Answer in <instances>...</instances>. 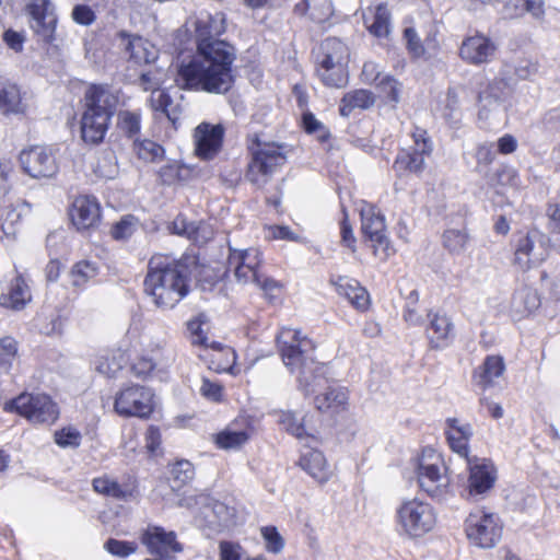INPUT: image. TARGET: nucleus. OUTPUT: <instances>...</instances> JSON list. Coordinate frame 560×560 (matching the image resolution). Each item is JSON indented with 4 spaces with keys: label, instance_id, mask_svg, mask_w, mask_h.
Masks as SVG:
<instances>
[{
    "label": "nucleus",
    "instance_id": "338daca9",
    "mask_svg": "<svg viewBox=\"0 0 560 560\" xmlns=\"http://www.w3.org/2000/svg\"><path fill=\"white\" fill-rule=\"evenodd\" d=\"M515 171L513 168H510L508 166H502L494 175L490 178L491 185H508L511 184L512 180L515 178Z\"/></svg>",
    "mask_w": 560,
    "mask_h": 560
},
{
    "label": "nucleus",
    "instance_id": "8fccbe9b",
    "mask_svg": "<svg viewBox=\"0 0 560 560\" xmlns=\"http://www.w3.org/2000/svg\"><path fill=\"white\" fill-rule=\"evenodd\" d=\"M302 122L305 131L315 135L320 142H325L329 139V130L311 112L303 114Z\"/></svg>",
    "mask_w": 560,
    "mask_h": 560
},
{
    "label": "nucleus",
    "instance_id": "bb28decb",
    "mask_svg": "<svg viewBox=\"0 0 560 560\" xmlns=\"http://www.w3.org/2000/svg\"><path fill=\"white\" fill-rule=\"evenodd\" d=\"M331 283L336 287L338 294L347 299L357 310L365 311L368 308L369 293L357 280L338 277L337 280H331Z\"/></svg>",
    "mask_w": 560,
    "mask_h": 560
},
{
    "label": "nucleus",
    "instance_id": "473e14b6",
    "mask_svg": "<svg viewBox=\"0 0 560 560\" xmlns=\"http://www.w3.org/2000/svg\"><path fill=\"white\" fill-rule=\"evenodd\" d=\"M31 291L25 280L18 276L10 285L9 292L1 296V303L8 308L22 310L31 301Z\"/></svg>",
    "mask_w": 560,
    "mask_h": 560
},
{
    "label": "nucleus",
    "instance_id": "de8ad7c7",
    "mask_svg": "<svg viewBox=\"0 0 560 560\" xmlns=\"http://www.w3.org/2000/svg\"><path fill=\"white\" fill-rule=\"evenodd\" d=\"M194 466L188 460H178L172 468L173 488H180L192 480Z\"/></svg>",
    "mask_w": 560,
    "mask_h": 560
},
{
    "label": "nucleus",
    "instance_id": "dca6fc26",
    "mask_svg": "<svg viewBox=\"0 0 560 560\" xmlns=\"http://www.w3.org/2000/svg\"><path fill=\"white\" fill-rule=\"evenodd\" d=\"M196 51H202L203 48H217V44H228L218 37L225 31L223 14H205L197 19L196 23Z\"/></svg>",
    "mask_w": 560,
    "mask_h": 560
},
{
    "label": "nucleus",
    "instance_id": "3c124183",
    "mask_svg": "<svg viewBox=\"0 0 560 560\" xmlns=\"http://www.w3.org/2000/svg\"><path fill=\"white\" fill-rule=\"evenodd\" d=\"M104 547L113 556L125 558L137 551L138 544L136 541H126L109 538L105 542Z\"/></svg>",
    "mask_w": 560,
    "mask_h": 560
},
{
    "label": "nucleus",
    "instance_id": "f704fd0d",
    "mask_svg": "<svg viewBox=\"0 0 560 560\" xmlns=\"http://www.w3.org/2000/svg\"><path fill=\"white\" fill-rule=\"evenodd\" d=\"M470 236L465 225L446 229L442 234V245L451 255H462L466 252Z\"/></svg>",
    "mask_w": 560,
    "mask_h": 560
},
{
    "label": "nucleus",
    "instance_id": "f03ea898",
    "mask_svg": "<svg viewBox=\"0 0 560 560\" xmlns=\"http://www.w3.org/2000/svg\"><path fill=\"white\" fill-rule=\"evenodd\" d=\"M282 361L291 372L298 371L299 389L305 395L316 393L327 383V368L315 361L313 341L302 337L299 330L282 328L277 336Z\"/></svg>",
    "mask_w": 560,
    "mask_h": 560
},
{
    "label": "nucleus",
    "instance_id": "37998d69",
    "mask_svg": "<svg viewBox=\"0 0 560 560\" xmlns=\"http://www.w3.org/2000/svg\"><path fill=\"white\" fill-rule=\"evenodd\" d=\"M98 275V268L96 264L82 260L73 265L70 271L71 283L73 287L82 288L91 279H94Z\"/></svg>",
    "mask_w": 560,
    "mask_h": 560
},
{
    "label": "nucleus",
    "instance_id": "ea45409f",
    "mask_svg": "<svg viewBox=\"0 0 560 560\" xmlns=\"http://www.w3.org/2000/svg\"><path fill=\"white\" fill-rule=\"evenodd\" d=\"M247 429H234L228 427L225 430L217 434L215 443L222 450H237L249 440Z\"/></svg>",
    "mask_w": 560,
    "mask_h": 560
},
{
    "label": "nucleus",
    "instance_id": "4be33fe9",
    "mask_svg": "<svg viewBox=\"0 0 560 560\" xmlns=\"http://www.w3.org/2000/svg\"><path fill=\"white\" fill-rule=\"evenodd\" d=\"M430 325L427 329L430 347L432 349L446 348L454 338V326L446 315L428 314Z\"/></svg>",
    "mask_w": 560,
    "mask_h": 560
},
{
    "label": "nucleus",
    "instance_id": "bf43d9fd",
    "mask_svg": "<svg viewBox=\"0 0 560 560\" xmlns=\"http://www.w3.org/2000/svg\"><path fill=\"white\" fill-rule=\"evenodd\" d=\"M172 231L177 235H185L191 238L196 232V228L192 222L187 221L183 215H177L172 223Z\"/></svg>",
    "mask_w": 560,
    "mask_h": 560
},
{
    "label": "nucleus",
    "instance_id": "0eeeda50",
    "mask_svg": "<svg viewBox=\"0 0 560 560\" xmlns=\"http://www.w3.org/2000/svg\"><path fill=\"white\" fill-rule=\"evenodd\" d=\"M250 151L252 160L248 164L246 177L257 186L268 183L272 174L287 162L283 147L275 142L261 143L258 141Z\"/></svg>",
    "mask_w": 560,
    "mask_h": 560
},
{
    "label": "nucleus",
    "instance_id": "69168bd1",
    "mask_svg": "<svg viewBox=\"0 0 560 560\" xmlns=\"http://www.w3.org/2000/svg\"><path fill=\"white\" fill-rule=\"evenodd\" d=\"M341 242L345 246L351 249L352 253L355 252V243L357 240L353 235V230L351 224L348 222L347 214H345L343 220L341 221Z\"/></svg>",
    "mask_w": 560,
    "mask_h": 560
},
{
    "label": "nucleus",
    "instance_id": "e2e57ef3",
    "mask_svg": "<svg viewBox=\"0 0 560 560\" xmlns=\"http://www.w3.org/2000/svg\"><path fill=\"white\" fill-rule=\"evenodd\" d=\"M155 368V363L150 358H139L131 366L132 373L137 377H147Z\"/></svg>",
    "mask_w": 560,
    "mask_h": 560
},
{
    "label": "nucleus",
    "instance_id": "393cba45",
    "mask_svg": "<svg viewBox=\"0 0 560 560\" xmlns=\"http://www.w3.org/2000/svg\"><path fill=\"white\" fill-rule=\"evenodd\" d=\"M447 424V441L453 452L458 454L464 460L469 459V441L472 436V428L469 423H462L456 418H448Z\"/></svg>",
    "mask_w": 560,
    "mask_h": 560
},
{
    "label": "nucleus",
    "instance_id": "2eb2a0df",
    "mask_svg": "<svg viewBox=\"0 0 560 560\" xmlns=\"http://www.w3.org/2000/svg\"><path fill=\"white\" fill-rule=\"evenodd\" d=\"M119 47L129 56V60L137 65H149L159 57V49L148 39L138 35L120 31L116 35Z\"/></svg>",
    "mask_w": 560,
    "mask_h": 560
},
{
    "label": "nucleus",
    "instance_id": "5fc2aeb1",
    "mask_svg": "<svg viewBox=\"0 0 560 560\" xmlns=\"http://www.w3.org/2000/svg\"><path fill=\"white\" fill-rule=\"evenodd\" d=\"M55 442L61 447H78L81 443V433L73 428H63L55 433Z\"/></svg>",
    "mask_w": 560,
    "mask_h": 560
},
{
    "label": "nucleus",
    "instance_id": "cd10ccee",
    "mask_svg": "<svg viewBox=\"0 0 560 560\" xmlns=\"http://www.w3.org/2000/svg\"><path fill=\"white\" fill-rule=\"evenodd\" d=\"M505 363L500 355H488L482 364L475 371V383L482 389H487L495 384V378L503 375Z\"/></svg>",
    "mask_w": 560,
    "mask_h": 560
},
{
    "label": "nucleus",
    "instance_id": "6e6552de",
    "mask_svg": "<svg viewBox=\"0 0 560 560\" xmlns=\"http://www.w3.org/2000/svg\"><path fill=\"white\" fill-rule=\"evenodd\" d=\"M5 409L16 411L32 423H54L59 416L57 405L46 394L22 393L5 404Z\"/></svg>",
    "mask_w": 560,
    "mask_h": 560
},
{
    "label": "nucleus",
    "instance_id": "c9c22d12",
    "mask_svg": "<svg viewBox=\"0 0 560 560\" xmlns=\"http://www.w3.org/2000/svg\"><path fill=\"white\" fill-rule=\"evenodd\" d=\"M364 23L373 35L377 37L388 35L390 14L386 5L378 4L373 12L369 15H364Z\"/></svg>",
    "mask_w": 560,
    "mask_h": 560
},
{
    "label": "nucleus",
    "instance_id": "1a4fd4ad",
    "mask_svg": "<svg viewBox=\"0 0 560 560\" xmlns=\"http://www.w3.org/2000/svg\"><path fill=\"white\" fill-rule=\"evenodd\" d=\"M114 409L122 417L149 418L154 410V394L145 386H128L116 394Z\"/></svg>",
    "mask_w": 560,
    "mask_h": 560
},
{
    "label": "nucleus",
    "instance_id": "423d86ee",
    "mask_svg": "<svg viewBox=\"0 0 560 560\" xmlns=\"http://www.w3.org/2000/svg\"><path fill=\"white\" fill-rule=\"evenodd\" d=\"M349 49L336 37L326 38L316 54L317 73L323 83L331 88H343L348 82Z\"/></svg>",
    "mask_w": 560,
    "mask_h": 560
},
{
    "label": "nucleus",
    "instance_id": "58836bf2",
    "mask_svg": "<svg viewBox=\"0 0 560 560\" xmlns=\"http://www.w3.org/2000/svg\"><path fill=\"white\" fill-rule=\"evenodd\" d=\"M295 11L307 14L313 21L323 22L331 14L329 0H301L295 4Z\"/></svg>",
    "mask_w": 560,
    "mask_h": 560
},
{
    "label": "nucleus",
    "instance_id": "a18cd8bd",
    "mask_svg": "<svg viewBox=\"0 0 560 560\" xmlns=\"http://www.w3.org/2000/svg\"><path fill=\"white\" fill-rule=\"evenodd\" d=\"M149 105L152 110L164 114L170 120H174L173 100L170 94L162 89H154L149 98Z\"/></svg>",
    "mask_w": 560,
    "mask_h": 560
},
{
    "label": "nucleus",
    "instance_id": "680f3d73",
    "mask_svg": "<svg viewBox=\"0 0 560 560\" xmlns=\"http://www.w3.org/2000/svg\"><path fill=\"white\" fill-rule=\"evenodd\" d=\"M72 18L79 24L90 25L94 21L95 14L89 5L78 4L72 10Z\"/></svg>",
    "mask_w": 560,
    "mask_h": 560
},
{
    "label": "nucleus",
    "instance_id": "a211bd4d",
    "mask_svg": "<svg viewBox=\"0 0 560 560\" xmlns=\"http://www.w3.org/2000/svg\"><path fill=\"white\" fill-rule=\"evenodd\" d=\"M224 129L218 125L201 122L195 129L196 154L203 159H212L222 145Z\"/></svg>",
    "mask_w": 560,
    "mask_h": 560
},
{
    "label": "nucleus",
    "instance_id": "a878e982",
    "mask_svg": "<svg viewBox=\"0 0 560 560\" xmlns=\"http://www.w3.org/2000/svg\"><path fill=\"white\" fill-rule=\"evenodd\" d=\"M536 234H527L518 240L514 261L522 269H528L532 266L540 264L545 259V249L541 245L536 247Z\"/></svg>",
    "mask_w": 560,
    "mask_h": 560
},
{
    "label": "nucleus",
    "instance_id": "4d7b16f0",
    "mask_svg": "<svg viewBox=\"0 0 560 560\" xmlns=\"http://www.w3.org/2000/svg\"><path fill=\"white\" fill-rule=\"evenodd\" d=\"M383 75V68L378 63L374 61H366L363 65L361 80L364 83L376 85V83L382 79Z\"/></svg>",
    "mask_w": 560,
    "mask_h": 560
},
{
    "label": "nucleus",
    "instance_id": "ddd939ff",
    "mask_svg": "<svg viewBox=\"0 0 560 560\" xmlns=\"http://www.w3.org/2000/svg\"><path fill=\"white\" fill-rule=\"evenodd\" d=\"M141 542L151 555L168 560L173 553L180 552L182 546L174 532H166L160 526H148L141 534Z\"/></svg>",
    "mask_w": 560,
    "mask_h": 560
},
{
    "label": "nucleus",
    "instance_id": "72a5a7b5",
    "mask_svg": "<svg viewBox=\"0 0 560 560\" xmlns=\"http://www.w3.org/2000/svg\"><path fill=\"white\" fill-rule=\"evenodd\" d=\"M279 424L299 440H315L313 430L305 423V417L298 418L294 412L281 411Z\"/></svg>",
    "mask_w": 560,
    "mask_h": 560
},
{
    "label": "nucleus",
    "instance_id": "2f4dec72",
    "mask_svg": "<svg viewBox=\"0 0 560 560\" xmlns=\"http://www.w3.org/2000/svg\"><path fill=\"white\" fill-rule=\"evenodd\" d=\"M24 109L20 88L9 80L0 79V110L18 114Z\"/></svg>",
    "mask_w": 560,
    "mask_h": 560
},
{
    "label": "nucleus",
    "instance_id": "a19ab883",
    "mask_svg": "<svg viewBox=\"0 0 560 560\" xmlns=\"http://www.w3.org/2000/svg\"><path fill=\"white\" fill-rule=\"evenodd\" d=\"M348 395L343 388L328 387L327 390L315 397V407L320 411L339 409L347 404Z\"/></svg>",
    "mask_w": 560,
    "mask_h": 560
},
{
    "label": "nucleus",
    "instance_id": "774afa93",
    "mask_svg": "<svg viewBox=\"0 0 560 560\" xmlns=\"http://www.w3.org/2000/svg\"><path fill=\"white\" fill-rule=\"evenodd\" d=\"M514 300H521L524 301V311L532 312L533 310L537 308L539 305V299L537 296V293L532 290H523L520 291L515 296Z\"/></svg>",
    "mask_w": 560,
    "mask_h": 560
},
{
    "label": "nucleus",
    "instance_id": "79ce46f5",
    "mask_svg": "<svg viewBox=\"0 0 560 560\" xmlns=\"http://www.w3.org/2000/svg\"><path fill=\"white\" fill-rule=\"evenodd\" d=\"M117 129L136 141L141 130V115L137 112L120 110L117 115Z\"/></svg>",
    "mask_w": 560,
    "mask_h": 560
},
{
    "label": "nucleus",
    "instance_id": "e433bc0d",
    "mask_svg": "<svg viewBox=\"0 0 560 560\" xmlns=\"http://www.w3.org/2000/svg\"><path fill=\"white\" fill-rule=\"evenodd\" d=\"M394 170L400 176L405 173H421L425 167V158L412 150H402L394 162Z\"/></svg>",
    "mask_w": 560,
    "mask_h": 560
},
{
    "label": "nucleus",
    "instance_id": "39448f33",
    "mask_svg": "<svg viewBox=\"0 0 560 560\" xmlns=\"http://www.w3.org/2000/svg\"><path fill=\"white\" fill-rule=\"evenodd\" d=\"M396 530L415 539L430 533L436 525V513L431 504L418 498L405 499L395 512Z\"/></svg>",
    "mask_w": 560,
    "mask_h": 560
},
{
    "label": "nucleus",
    "instance_id": "6ab92c4d",
    "mask_svg": "<svg viewBox=\"0 0 560 560\" xmlns=\"http://www.w3.org/2000/svg\"><path fill=\"white\" fill-rule=\"evenodd\" d=\"M497 51V45L481 34L467 37L459 48V56L471 65L490 62Z\"/></svg>",
    "mask_w": 560,
    "mask_h": 560
},
{
    "label": "nucleus",
    "instance_id": "052dcab7",
    "mask_svg": "<svg viewBox=\"0 0 560 560\" xmlns=\"http://www.w3.org/2000/svg\"><path fill=\"white\" fill-rule=\"evenodd\" d=\"M200 393L207 399L220 401L222 397V386L219 383L211 382L208 378L202 380Z\"/></svg>",
    "mask_w": 560,
    "mask_h": 560
},
{
    "label": "nucleus",
    "instance_id": "864d4df0",
    "mask_svg": "<svg viewBox=\"0 0 560 560\" xmlns=\"http://www.w3.org/2000/svg\"><path fill=\"white\" fill-rule=\"evenodd\" d=\"M261 535L266 540V549L272 553H279L284 547V541L275 526L261 528Z\"/></svg>",
    "mask_w": 560,
    "mask_h": 560
},
{
    "label": "nucleus",
    "instance_id": "7ed1b4c3",
    "mask_svg": "<svg viewBox=\"0 0 560 560\" xmlns=\"http://www.w3.org/2000/svg\"><path fill=\"white\" fill-rule=\"evenodd\" d=\"M188 267L163 256H154L148 265L144 292L160 308H173L189 292Z\"/></svg>",
    "mask_w": 560,
    "mask_h": 560
},
{
    "label": "nucleus",
    "instance_id": "09e8293b",
    "mask_svg": "<svg viewBox=\"0 0 560 560\" xmlns=\"http://www.w3.org/2000/svg\"><path fill=\"white\" fill-rule=\"evenodd\" d=\"M138 223L139 221L135 215L127 214L114 224L112 236L117 241L126 240L135 233Z\"/></svg>",
    "mask_w": 560,
    "mask_h": 560
},
{
    "label": "nucleus",
    "instance_id": "9b49d317",
    "mask_svg": "<svg viewBox=\"0 0 560 560\" xmlns=\"http://www.w3.org/2000/svg\"><path fill=\"white\" fill-rule=\"evenodd\" d=\"M361 231L373 243L374 254L382 258L389 256V240L386 236L385 218L373 205H365L360 211Z\"/></svg>",
    "mask_w": 560,
    "mask_h": 560
},
{
    "label": "nucleus",
    "instance_id": "0e129e2a",
    "mask_svg": "<svg viewBox=\"0 0 560 560\" xmlns=\"http://www.w3.org/2000/svg\"><path fill=\"white\" fill-rule=\"evenodd\" d=\"M493 143H481L477 147L476 160L478 164H490L495 156Z\"/></svg>",
    "mask_w": 560,
    "mask_h": 560
},
{
    "label": "nucleus",
    "instance_id": "4468645a",
    "mask_svg": "<svg viewBox=\"0 0 560 560\" xmlns=\"http://www.w3.org/2000/svg\"><path fill=\"white\" fill-rule=\"evenodd\" d=\"M26 8L32 18L31 27L44 42L50 43L57 25V16L50 0H33Z\"/></svg>",
    "mask_w": 560,
    "mask_h": 560
},
{
    "label": "nucleus",
    "instance_id": "6e6d98bb",
    "mask_svg": "<svg viewBox=\"0 0 560 560\" xmlns=\"http://www.w3.org/2000/svg\"><path fill=\"white\" fill-rule=\"evenodd\" d=\"M415 145L411 150L416 153H421L422 156L428 158L432 153V142L430 138L427 136V131L420 128H417L412 133Z\"/></svg>",
    "mask_w": 560,
    "mask_h": 560
},
{
    "label": "nucleus",
    "instance_id": "c756f323",
    "mask_svg": "<svg viewBox=\"0 0 560 560\" xmlns=\"http://www.w3.org/2000/svg\"><path fill=\"white\" fill-rule=\"evenodd\" d=\"M376 97L369 90L359 89L348 92L340 102L339 112L343 117H349L354 109H369L374 106Z\"/></svg>",
    "mask_w": 560,
    "mask_h": 560
},
{
    "label": "nucleus",
    "instance_id": "b1692460",
    "mask_svg": "<svg viewBox=\"0 0 560 560\" xmlns=\"http://www.w3.org/2000/svg\"><path fill=\"white\" fill-rule=\"evenodd\" d=\"M228 268L229 270L234 271V276L238 282H254L265 291H270L278 285L275 280L262 277L257 269L252 268L249 265H245L242 257L234 256L231 253L228 258Z\"/></svg>",
    "mask_w": 560,
    "mask_h": 560
},
{
    "label": "nucleus",
    "instance_id": "603ef678",
    "mask_svg": "<svg viewBox=\"0 0 560 560\" xmlns=\"http://www.w3.org/2000/svg\"><path fill=\"white\" fill-rule=\"evenodd\" d=\"M136 148L138 156L148 162L161 160L164 154L163 147L151 140H144L137 144Z\"/></svg>",
    "mask_w": 560,
    "mask_h": 560
},
{
    "label": "nucleus",
    "instance_id": "f3484780",
    "mask_svg": "<svg viewBox=\"0 0 560 560\" xmlns=\"http://www.w3.org/2000/svg\"><path fill=\"white\" fill-rule=\"evenodd\" d=\"M465 462L469 469V493L483 494L489 491L497 478L493 464L489 459L478 457H472Z\"/></svg>",
    "mask_w": 560,
    "mask_h": 560
},
{
    "label": "nucleus",
    "instance_id": "13d9d810",
    "mask_svg": "<svg viewBox=\"0 0 560 560\" xmlns=\"http://www.w3.org/2000/svg\"><path fill=\"white\" fill-rule=\"evenodd\" d=\"M404 38L407 42L408 50L415 56L420 57L424 54L423 45L421 44L418 34L412 27H406L404 31Z\"/></svg>",
    "mask_w": 560,
    "mask_h": 560
},
{
    "label": "nucleus",
    "instance_id": "20e7f679",
    "mask_svg": "<svg viewBox=\"0 0 560 560\" xmlns=\"http://www.w3.org/2000/svg\"><path fill=\"white\" fill-rule=\"evenodd\" d=\"M118 105L119 91L108 85L93 84L86 90L81 117V137L85 143L103 142Z\"/></svg>",
    "mask_w": 560,
    "mask_h": 560
},
{
    "label": "nucleus",
    "instance_id": "c03bdc74",
    "mask_svg": "<svg viewBox=\"0 0 560 560\" xmlns=\"http://www.w3.org/2000/svg\"><path fill=\"white\" fill-rule=\"evenodd\" d=\"M376 89L386 102L393 103L394 106L400 101L401 83L393 75L384 74L376 83Z\"/></svg>",
    "mask_w": 560,
    "mask_h": 560
},
{
    "label": "nucleus",
    "instance_id": "f8f14e48",
    "mask_svg": "<svg viewBox=\"0 0 560 560\" xmlns=\"http://www.w3.org/2000/svg\"><path fill=\"white\" fill-rule=\"evenodd\" d=\"M19 162L22 170L33 178H50L58 172L51 151L42 145H33L21 151Z\"/></svg>",
    "mask_w": 560,
    "mask_h": 560
},
{
    "label": "nucleus",
    "instance_id": "c85d7f7f",
    "mask_svg": "<svg viewBox=\"0 0 560 560\" xmlns=\"http://www.w3.org/2000/svg\"><path fill=\"white\" fill-rule=\"evenodd\" d=\"M508 93V85L504 81L495 80L491 82L488 88L479 94V102L481 104L479 117L488 118L490 112L499 109L506 98Z\"/></svg>",
    "mask_w": 560,
    "mask_h": 560
},
{
    "label": "nucleus",
    "instance_id": "412c9836",
    "mask_svg": "<svg viewBox=\"0 0 560 560\" xmlns=\"http://www.w3.org/2000/svg\"><path fill=\"white\" fill-rule=\"evenodd\" d=\"M418 482L430 497L440 499L447 492L450 479L436 464L421 463L418 467Z\"/></svg>",
    "mask_w": 560,
    "mask_h": 560
},
{
    "label": "nucleus",
    "instance_id": "49530a36",
    "mask_svg": "<svg viewBox=\"0 0 560 560\" xmlns=\"http://www.w3.org/2000/svg\"><path fill=\"white\" fill-rule=\"evenodd\" d=\"M18 358V342L7 336L0 339V372L8 373Z\"/></svg>",
    "mask_w": 560,
    "mask_h": 560
},
{
    "label": "nucleus",
    "instance_id": "f257e3e1",
    "mask_svg": "<svg viewBox=\"0 0 560 560\" xmlns=\"http://www.w3.org/2000/svg\"><path fill=\"white\" fill-rule=\"evenodd\" d=\"M196 51L178 67V82L186 90L209 94H228L235 84L233 62L235 49L230 44Z\"/></svg>",
    "mask_w": 560,
    "mask_h": 560
},
{
    "label": "nucleus",
    "instance_id": "aec40b11",
    "mask_svg": "<svg viewBox=\"0 0 560 560\" xmlns=\"http://www.w3.org/2000/svg\"><path fill=\"white\" fill-rule=\"evenodd\" d=\"M70 217L78 230L94 228L101 219L100 203L93 196H79L72 203Z\"/></svg>",
    "mask_w": 560,
    "mask_h": 560
},
{
    "label": "nucleus",
    "instance_id": "7c9ffc66",
    "mask_svg": "<svg viewBox=\"0 0 560 560\" xmlns=\"http://www.w3.org/2000/svg\"><path fill=\"white\" fill-rule=\"evenodd\" d=\"M209 523L219 529H224L235 524V509L223 502L211 500L203 511Z\"/></svg>",
    "mask_w": 560,
    "mask_h": 560
},
{
    "label": "nucleus",
    "instance_id": "5701e85b",
    "mask_svg": "<svg viewBox=\"0 0 560 560\" xmlns=\"http://www.w3.org/2000/svg\"><path fill=\"white\" fill-rule=\"evenodd\" d=\"M299 465L320 485L326 483L332 475V470L330 469L324 454L315 448H308L302 452Z\"/></svg>",
    "mask_w": 560,
    "mask_h": 560
},
{
    "label": "nucleus",
    "instance_id": "4c0bfd02",
    "mask_svg": "<svg viewBox=\"0 0 560 560\" xmlns=\"http://www.w3.org/2000/svg\"><path fill=\"white\" fill-rule=\"evenodd\" d=\"M93 489L101 494L114 498L116 500H129L132 497V490L119 485L107 476L98 477L93 480Z\"/></svg>",
    "mask_w": 560,
    "mask_h": 560
},
{
    "label": "nucleus",
    "instance_id": "9d476101",
    "mask_svg": "<svg viewBox=\"0 0 560 560\" xmlns=\"http://www.w3.org/2000/svg\"><path fill=\"white\" fill-rule=\"evenodd\" d=\"M465 532L471 545L489 549L500 541L502 526L494 514L477 512L466 518Z\"/></svg>",
    "mask_w": 560,
    "mask_h": 560
}]
</instances>
